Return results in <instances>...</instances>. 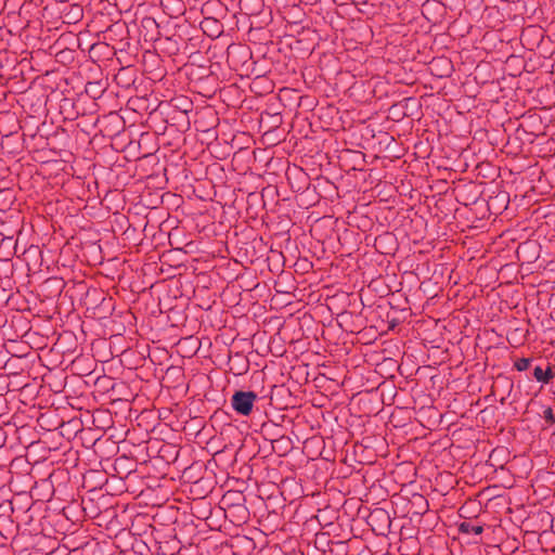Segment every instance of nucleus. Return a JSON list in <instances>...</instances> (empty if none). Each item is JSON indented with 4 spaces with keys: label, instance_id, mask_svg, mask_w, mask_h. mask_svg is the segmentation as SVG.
Listing matches in <instances>:
<instances>
[{
    "label": "nucleus",
    "instance_id": "nucleus-2",
    "mask_svg": "<svg viewBox=\"0 0 555 555\" xmlns=\"http://www.w3.org/2000/svg\"><path fill=\"white\" fill-rule=\"evenodd\" d=\"M43 143L40 147H30L29 145L26 149L33 154V159L37 163L46 164L50 162H56L57 157H62V155L53 149L47 147L48 143L46 141H40Z\"/></svg>",
    "mask_w": 555,
    "mask_h": 555
},
{
    "label": "nucleus",
    "instance_id": "nucleus-4",
    "mask_svg": "<svg viewBox=\"0 0 555 555\" xmlns=\"http://www.w3.org/2000/svg\"><path fill=\"white\" fill-rule=\"evenodd\" d=\"M493 147L500 149V151L507 156L517 157L525 154V144L522 141H494L491 142Z\"/></svg>",
    "mask_w": 555,
    "mask_h": 555
},
{
    "label": "nucleus",
    "instance_id": "nucleus-1",
    "mask_svg": "<svg viewBox=\"0 0 555 555\" xmlns=\"http://www.w3.org/2000/svg\"><path fill=\"white\" fill-rule=\"evenodd\" d=\"M257 399L258 396L254 391L237 390L231 397V405L237 414L248 416Z\"/></svg>",
    "mask_w": 555,
    "mask_h": 555
},
{
    "label": "nucleus",
    "instance_id": "nucleus-3",
    "mask_svg": "<svg viewBox=\"0 0 555 555\" xmlns=\"http://www.w3.org/2000/svg\"><path fill=\"white\" fill-rule=\"evenodd\" d=\"M378 152L383 153L384 158L397 159L404 155L406 147L402 141H378ZM410 146H408L409 149Z\"/></svg>",
    "mask_w": 555,
    "mask_h": 555
},
{
    "label": "nucleus",
    "instance_id": "nucleus-14",
    "mask_svg": "<svg viewBox=\"0 0 555 555\" xmlns=\"http://www.w3.org/2000/svg\"><path fill=\"white\" fill-rule=\"evenodd\" d=\"M372 519H379L387 522V526L390 525V517L385 509L378 508L371 513L370 516Z\"/></svg>",
    "mask_w": 555,
    "mask_h": 555
},
{
    "label": "nucleus",
    "instance_id": "nucleus-5",
    "mask_svg": "<svg viewBox=\"0 0 555 555\" xmlns=\"http://www.w3.org/2000/svg\"><path fill=\"white\" fill-rule=\"evenodd\" d=\"M152 154V151H143L141 141H127V147L124 154V158L127 162H135L141 158L147 157Z\"/></svg>",
    "mask_w": 555,
    "mask_h": 555
},
{
    "label": "nucleus",
    "instance_id": "nucleus-6",
    "mask_svg": "<svg viewBox=\"0 0 555 555\" xmlns=\"http://www.w3.org/2000/svg\"><path fill=\"white\" fill-rule=\"evenodd\" d=\"M25 141H0L2 155L16 156L24 150Z\"/></svg>",
    "mask_w": 555,
    "mask_h": 555
},
{
    "label": "nucleus",
    "instance_id": "nucleus-8",
    "mask_svg": "<svg viewBox=\"0 0 555 555\" xmlns=\"http://www.w3.org/2000/svg\"><path fill=\"white\" fill-rule=\"evenodd\" d=\"M555 376V373L553 369L547 365L545 370H543L541 366H535L533 370V377L543 384H548Z\"/></svg>",
    "mask_w": 555,
    "mask_h": 555
},
{
    "label": "nucleus",
    "instance_id": "nucleus-11",
    "mask_svg": "<svg viewBox=\"0 0 555 555\" xmlns=\"http://www.w3.org/2000/svg\"><path fill=\"white\" fill-rule=\"evenodd\" d=\"M261 433L264 436L283 438L281 427L274 423H263L261 426Z\"/></svg>",
    "mask_w": 555,
    "mask_h": 555
},
{
    "label": "nucleus",
    "instance_id": "nucleus-16",
    "mask_svg": "<svg viewBox=\"0 0 555 555\" xmlns=\"http://www.w3.org/2000/svg\"><path fill=\"white\" fill-rule=\"evenodd\" d=\"M220 141L214 140L207 142V149L210 151V153H217V147L220 145Z\"/></svg>",
    "mask_w": 555,
    "mask_h": 555
},
{
    "label": "nucleus",
    "instance_id": "nucleus-9",
    "mask_svg": "<svg viewBox=\"0 0 555 555\" xmlns=\"http://www.w3.org/2000/svg\"><path fill=\"white\" fill-rule=\"evenodd\" d=\"M414 154L420 158H426L430 155L431 145L430 141H414Z\"/></svg>",
    "mask_w": 555,
    "mask_h": 555
},
{
    "label": "nucleus",
    "instance_id": "nucleus-18",
    "mask_svg": "<svg viewBox=\"0 0 555 555\" xmlns=\"http://www.w3.org/2000/svg\"><path fill=\"white\" fill-rule=\"evenodd\" d=\"M500 403H501V404H504V403H505V398H504V397H503V398H501Z\"/></svg>",
    "mask_w": 555,
    "mask_h": 555
},
{
    "label": "nucleus",
    "instance_id": "nucleus-10",
    "mask_svg": "<svg viewBox=\"0 0 555 555\" xmlns=\"http://www.w3.org/2000/svg\"><path fill=\"white\" fill-rule=\"evenodd\" d=\"M351 158V160L354 163V166L356 165H363L365 163V155L360 152V151H353V150H350V149H344L341 151V155L339 156L340 158H347L349 157Z\"/></svg>",
    "mask_w": 555,
    "mask_h": 555
},
{
    "label": "nucleus",
    "instance_id": "nucleus-7",
    "mask_svg": "<svg viewBox=\"0 0 555 555\" xmlns=\"http://www.w3.org/2000/svg\"><path fill=\"white\" fill-rule=\"evenodd\" d=\"M459 531L464 534L479 535L483 532V526L474 520H464L459 525Z\"/></svg>",
    "mask_w": 555,
    "mask_h": 555
},
{
    "label": "nucleus",
    "instance_id": "nucleus-17",
    "mask_svg": "<svg viewBox=\"0 0 555 555\" xmlns=\"http://www.w3.org/2000/svg\"><path fill=\"white\" fill-rule=\"evenodd\" d=\"M224 144L228 146V150H231V149H232V146L230 145V141H224ZM229 152H230V151L224 152V153H223V157H225V155H228V154H229Z\"/></svg>",
    "mask_w": 555,
    "mask_h": 555
},
{
    "label": "nucleus",
    "instance_id": "nucleus-13",
    "mask_svg": "<svg viewBox=\"0 0 555 555\" xmlns=\"http://www.w3.org/2000/svg\"><path fill=\"white\" fill-rule=\"evenodd\" d=\"M531 362H532V359H530V358H519L514 362V367L518 372H522L530 367Z\"/></svg>",
    "mask_w": 555,
    "mask_h": 555
},
{
    "label": "nucleus",
    "instance_id": "nucleus-12",
    "mask_svg": "<svg viewBox=\"0 0 555 555\" xmlns=\"http://www.w3.org/2000/svg\"><path fill=\"white\" fill-rule=\"evenodd\" d=\"M540 416L544 420L547 426H552L555 424V411L551 406L543 408Z\"/></svg>",
    "mask_w": 555,
    "mask_h": 555
},
{
    "label": "nucleus",
    "instance_id": "nucleus-15",
    "mask_svg": "<svg viewBox=\"0 0 555 555\" xmlns=\"http://www.w3.org/2000/svg\"><path fill=\"white\" fill-rule=\"evenodd\" d=\"M109 146L116 151L125 154L127 141H111Z\"/></svg>",
    "mask_w": 555,
    "mask_h": 555
}]
</instances>
